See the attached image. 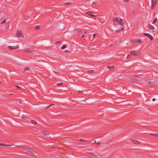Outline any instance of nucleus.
<instances>
[{
    "label": "nucleus",
    "instance_id": "f257e3e1",
    "mask_svg": "<svg viewBox=\"0 0 158 158\" xmlns=\"http://www.w3.org/2000/svg\"><path fill=\"white\" fill-rule=\"evenodd\" d=\"M112 21L113 22H117L119 24L121 25V27L123 26L125 24V22L120 18L115 17L113 19Z\"/></svg>",
    "mask_w": 158,
    "mask_h": 158
},
{
    "label": "nucleus",
    "instance_id": "f03ea898",
    "mask_svg": "<svg viewBox=\"0 0 158 158\" xmlns=\"http://www.w3.org/2000/svg\"><path fill=\"white\" fill-rule=\"evenodd\" d=\"M19 46L18 45H17L16 46H8V48L10 50H15L18 49L19 48Z\"/></svg>",
    "mask_w": 158,
    "mask_h": 158
},
{
    "label": "nucleus",
    "instance_id": "7ed1b4c3",
    "mask_svg": "<svg viewBox=\"0 0 158 158\" xmlns=\"http://www.w3.org/2000/svg\"><path fill=\"white\" fill-rule=\"evenodd\" d=\"M157 0H152L151 8L153 9L156 4Z\"/></svg>",
    "mask_w": 158,
    "mask_h": 158
},
{
    "label": "nucleus",
    "instance_id": "20e7f679",
    "mask_svg": "<svg viewBox=\"0 0 158 158\" xmlns=\"http://www.w3.org/2000/svg\"><path fill=\"white\" fill-rule=\"evenodd\" d=\"M130 54L131 55L134 56H137L139 55V53L136 51H131L130 52Z\"/></svg>",
    "mask_w": 158,
    "mask_h": 158
},
{
    "label": "nucleus",
    "instance_id": "39448f33",
    "mask_svg": "<svg viewBox=\"0 0 158 158\" xmlns=\"http://www.w3.org/2000/svg\"><path fill=\"white\" fill-rule=\"evenodd\" d=\"M26 152L30 155H31L35 153V152L33 150L28 149L26 150Z\"/></svg>",
    "mask_w": 158,
    "mask_h": 158
},
{
    "label": "nucleus",
    "instance_id": "423d86ee",
    "mask_svg": "<svg viewBox=\"0 0 158 158\" xmlns=\"http://www.w3.org/2000/svg\"><path fill=\"white\" fill-rule=\"evenodd\" d=\"M16 36L18 37L24 38V36L22 35L21 31H17L16 32Z\"/></svg>",
    "mask_w": 158,
    "mask_h": 158
},
{
    "label": "nucleus",
    "instance_id": "0eeeda50",
    "mask_svg": "<svg viewBox=\"0 0 158 158\" xmlns=\"http://www.w3.org/2000/svg\"><path fill=\"white\" fill-rule=\"evenodd\" d=\"M143 34L145 36L148 37L151 40H153V37L150 34L147 33H144Z\"/></svg>",
    "mask_w": 158,
    "mask_h": 158
},
{
    "label": "nucleus",
    "instance_id": "6e6552de",
    "mask_svg": "<svg viewBox=\"0 0 158 158\" xmlns=\"http://www.w3.org/2000/svg\"><path fill=\"white\" fill-rule=\"evenodd\" d=\"M124 27L123 26H122L119 28L118 29L116 30V32H119L120 31H122L124 29Z\"/></svg>",
    "mask_w": 158,
    "mask_h": 158
},
{
    "label": "nucleus",
    "instance_id": "1a4fd4ad",
    "mask_svg": "<svg viewBox=\"0 0 158 158\" xmlns=\"http://www.w3.org/2000/svg\"><path fill=\"white\" fill-rule=\"evenodd\" d=\"M13 145L12 144H5L3 143H0V146H4L5 147H10L12 146Z\"/></svg>",
    "mask_w": 158,
    "mask_h": 158
},
{
    "label": "nucleus",
    "instance_id": "9d476101",
    "mask_svg": "<svg viewBox=\"0 0 158 158\" xmlns=\"http://www.w3.org/2000/svg\"><path fill=\"white\" fill-rule=\"evenodd\" d=\"M130 140L132 141L133 142V143L134 144H140V142L137 140Z\"/></svg>",
    "mask_w": 158,
    "mask_h": 158
},
{
    "label": "nucleus",
    "instance_id": "9b49d317",
    "mask_svg": "<svg viewBox=\"0 0 158 158\" xmlns=\"http://www.w3.org/2000/svg\"><path fill=\"white\" fill-rule=\"evenodd\" d=\"M147 26L151 30H153L154 29V27L150 24H148Z\"/></svg>",
    "mask_w": 158,
    "mask_h": 158
},
{
    "label": "nucleus",
    "instance_id": "f8f14e48",
    "mask_svg": "<svg viewBox=\"0 0 158 158\" xmlns=\"http://www.w3.org/2000/svg\"><path fill=\"white\" fill-rule=\"evenodd\" d=\"M88 15H89L90 16H92V17H96L97 16V15H92L91 13H92L91 12H88L86 13Z\"/></svg>",
    "mask_w": 158,
    "mask_h": 158
},
{
    "label": "nucleus",
    "instance_id": "ddd939ff",
    "mask_svg": "<svg viewBox=\"0 0 158 158\" xmlns=\"http://www.w3.org/2000/svg\"><path fill=\"white\" fill-rule=\"evenodd\" d=\"M32 50H30V49H27V50H26L25 51H23V52H24V53H30V52H32Z\"/></svg>",
    "mask_w": 158,
    "mask_h": 158
},
{
    "label": "nucleus",
    "instance_id": "4468645a",
    "mask_svg": "<svg viewBox=\"0 0 158 158\" xmlns=\"http://www.w3.org/2000/svg\"><path fill=\"white\" fill-rule=\"evenodd\" d=\"M114 68V66H107V68L110 70L112 69H113V68Z\"/></svg>",
    "mask_w": 158,
    "mask_h": 158
},
{
    "label": "nucleus",
    "instance_id": "2eb2a0df",
    "mask_svg": "<svg viewBox=\"0 0 158 158\" xmlns=\"http://www.w3.org/2000/svg\"><path fill=\"white\" fill-rule=\"evenodd\" d=\"M147 83L150 84H153V82L152 81H150L149 80H147L146 81Z\"/></svg>",
    "mask_w": 158,
    "mask_h": 158
},
{
    "label": "nucleus",
    "instance_id": "dca6fc26",
    "mask_svg": "<svg viewBox=\"0 0 158 158\" xmlns=\"http://www.w3.org/2000/svg\"><path fill=\"white\" fill-rule=\"evenodd\" d=\"M42 132L43 134L45 135H48L49 134V132L48 131H43Z\"/></svg>",
    "mask_w": 158,
    "mask_h": 158
},
{
    "label": "nucleus",
    "instance_id": "f3484780",
    "mask_svg": "<svg viewBox=\"0 0 158 158\" xmlns=\"http://www.w3.org/2000/svg\"><path fill=\"white\" fill-rule=\"evenodd\" d=\"M134 42L137 43H140L141 42V40L139 39H136L134 40Z\"/></svg>",
    "mask_w": 158,
    "mask_h": 158
},
{
    "label": "nucleus",
    "instance_id": "a211bd4d",
    "mask_svg": "<svg viewBox=\"0 0 158 158\" xmlns=\"http://www.w3.org/2000/svg\"><path fill=\"white\" fill-rule=\"evenodd\" d=\"M157 18H155L154 19V20L152 21V23L153 24H154L157 21Z\"/></svg>",
    "mask_w": 158,
    "mask_h": 158
},
{
    "label": "nucleus",
    "instance_id": "6ab92c4d",
    "mask_svg": "<svg viewBox=\"0 0 158 158\" xmlns=\"http://www.w3.org/2000/svg\"><path fill=\"white\" fill-rule=\"evenodd\" d=\"M63 84L62 82H57L56 83V84L58 85H62Z\"/></svg>",
    "mask_w": 158,
    "mask_h": 158
},
{
    "label": "nucleus",
    "instance_id": "aec40b11",
    "mask_svg": "<svg viewBox=\"0 0 158 158\" xmlns=\"http://www.w3.org/2000/svg\"><path fill=\"white\" fill-rule=\"evenodd\" d=\"M40 26L38 25V26H36L35 27V29L36 30H38L39 29H40Z\"/></svg>",
    "mask_w": 158,
    "mask_h": 158
},
{
    "label": "nucleus",
    "instance_id": "412c9836",
    "mask_svg": "<svg viewBox=\"0 0 158 158\" xmlns=\"http://www.w3.org/2000/svg\"><path fill=\"white\" fill-rule=\"evenodd\" d=\"M32 123L33 124H34L35 125L36 123H37L35 121H34V120H31V121Z\"/></svg>",
    "mask_w": 158,
    "mask_h": 158
},
{
    "label": "nucleus",
    "instance_id": "4be33fe9",
    "mask_svg": "<svg viewBox=\"0 0 158 158\" xmlns=\"http://www.w3.org/2000/svg\"><path fill=\"white\" fill-rule=\"evenodd\" d=\"M151 135L155 136V137L158 138V134H151Z\"/></svg>",
    "mask_w": 158,
    "mask_h": 158
},
{
    "label": "nucleus",
    "instance_id": "5701e85b",
    "mask_svg": "<svg viewBox=\"0 0 158 158\" xmlns=\"http://www.w3.org/2000/svg\"><path fill=\"white\" fill-rule=\"evenodd\" d=\"M67 46L66 45H64L62 46L61 47V49H64L66 48Z\"/></svg>",
    "mask_w": 158,
    "mask_h": 158
},
{
    "label": "nucleus",
    "instance_id": "b1692460",
    "mask_svg": "<svg viewBox=\"0 0 158 158\" xmlns=\"http://www.w3.org/2000/svg\"><path fill=\"white\" fill-rule=\"evenodd\" d=\"M94 72V71L93 70L87 71V72L88 73H93Z\"/></svg>",
    "mask_w": 158,
    "mask_h": 158
},
{
    "label": "nucleus",
    "instance_id": "393cba45",
    "mask_svg": "<svg viewBox=\"0 0 158 158\" xmlns=\"http://www.w3.org/2000/svg\"><path fill=\"white\" fill-rule=\"evenodd\" d=\"M6 22V19H5L4 20H3L2 22L1 23L2 24H3L5 23Z\"/></svg>",
    "mask_w": 158,
    "mask_h": 158
},
{
    "label": "nucleus",
    "instance_id": "a878e982",
    "mask_svg": "<svg viewBox=\"0 0 158 158\" xmlns=\"http://www.w3.org/2000/svg\"><path fill=\"white\" fill-rule=\"evenodd\" d=\"M80 141L81 142H85V141L84 139H81L80 140Z\"/></svg>",
    "mask_w": 158,
    "mask_h": 158
},
{
    "label": "nucleus",
    "instance_id": "bb28decb",
    "mask_svg": "<svg viewBox=\"0 0 158 158\" xmlns=\"http://www.w3.org/2000/svg\"><path fill=\"white\" fill-rule=\"evenodd\" d=\"M30 70V69L28 68H24V71H25V70L27 71H29Z\"/></svg>",
    "mask_w": 158,
    "mask_h": 158
},
{
    "label": "nucleus",
    "instance_id": "cd10ccee",
    "mask_svg": "<svg viewBox=\"0 0 158 158\" xmlns=\"http://www.w3.org/2000/svg\"><path fill=\"white\" fill-rule=\"evenodd\" d=\"M15 87L17 88L18 89H21L22 88L21 87L18 86V85H16L15 86Z\"/></svg>",
    "mask_w": 158,
    "mask_h": 158
},
{
    "label": "nucleus",
    "instance_id": "c85d7f7f",
    "mask_svg": "<svg viewBox=\"0 0 158 158\" xmlns=\"http://www.w3.org/2000/svg\"><path fill=\"white\" fill-rule=\"evenodd\" d=\"M93 156L94 158H98V157L96 155V154H95L94 156Z\"/></svg>",
    "mask_w": 158,
    "mask_h": 158
},
{
    "label": "nucleus",
    "instance_id": "c756f323",
    "mask_svg": "<svg viewBox=\"0 0 158 158\" xmlns=\"http://www.w3.org/2000/svg\"><path fill=\"white\" fill-rule=\"evenodd\" d=\"M131 57V56L130 55H128L127 56V58L129 59Z\"/></svg>",
    "mask_w": 158,
    "mask_h": 158
},
{
    "label": "nucleus",
    "instance_id": "7c9ffc66",
    "mask_svg": "<svg viewBox=\"0 0 158 158\" xmlns=\"http://www.w3.org/2000/svg\"><path fill=\"white\" fill-rule=\"evenodd\" d=\"M61 43V42L60 41H57L56 42V44H60Z\"/></svg>",
    "mask_w": 158,
    "mask_h": 158
},
{
    "label": "nucleus",
    "instance_id": "2f4dec72",
    "mask_svg": "<svg viewBox=\"0 0 158 158\" xmlns=\"http://www.w3.org/2000/svg\"><path fill=\"white\" fill-rule=\"evenodd\" d=\"M64 4L67 5H69L70 4V3L68 2L67 3H65Z\"/></svg>",
    "mask_w": 158,
    "mask_h": 158
},
{
    "label": "nucleus",
    "instance_id": "473e14b6",
    "mask_svg": "<svg viewBox=\"0 0 158 158\" xmlns=\"http://www.w3.org/2000/svg\"><path fill=\"white\" fill-rule=\"evenodd\" d=\"M89 153L93 156L95 154L93 152H90Z\"/></svg>",
    "mask_w": 158,
    "mask_h": 158
},
{
    "label": "nucleus",
    "instance_id": "72a5a7b5",
    "mask_svg": "<svg viewBox=\"0 0 158 158\" xmlns=\"http://www.w3.org/2000/svg\"><path fill=\"white\" fill-rule=\"evenodd\" d=\"M123 1L124 2H128L129 0H123Z\"/></svg>",
    "mask_w": 158,
    "mask_h": 158
},
{
    "label": "nucleus",
    "instance_id": "f704fd0d",
    "mask_svg": "<svg viewBox=\"0 0 158 158\" xmlns=\"http://www.w3.org/2000/svg\"><path fill=\"white\" fill-rule=\"evenodd\" d=\"M138 80H139L138 79L134 80H133V81L135 82H136Z\"/></svg>",
    "mask_w": 158,
    "mask_h": 158
},
{
    "label": "nucleus",
    "instance_id": "c9c22d12",
    "mask_svg": "<svg viewBox=\"0 0 158 158\" xmlns=\"http://www.w3.org/2000/svg\"><path fill=\"white\" fill-rule=\"evenodd\" d=\"M96 144L98 145H99L100 144V143L99 142H97V143H96Z\"/></svg>",
    "mask_w": 158,
    "mask_h": 158
},
{
    "label": "nucleus",
    "instance_id": "e433bc0d",
    "mask_svg": "<svg viewBox=\"0 0 158 158\" xmlns=\"http://www.w3.org/2000/svg\"><path fill=\"white\" fill-rule=\"evenodd\" d=\"M93 38H94L96 34H93Z\"/></svg>",
    "mask_w": 158,
    "mask_h": 158
},
{
    "label": "nucleus",
    "instance_id": "4c0bfd02",
    "mask_svg": "<svg viewBox=\"0 0 158 158\" xmlns=\"http://www.w3.org/2000/svg\"><path fill=\"white\" fill-rule=\"evenodd\" d=\"M152 101H155V98H153V99H152Z\"/></svg>",
    "mask_w": 158,
    "mask_h": 158
},
{
    "label": "nucleus",
    "instance_id": "58836bf2",
    "mask_svg": "<svg viewBox=\"0 0 158 158\" xmlns=\"http://www.w3.org/2000/svg\"><path fill=\"white\" fill-rule=\"evenodd\" d=\"M52 105V104L51 105H49V106H48V107H50V106H52V105Z\"/></svg>",
    "mask_w": 158,
    "mask_h": 158
},
{
    "label": "nucleus",
    "instance_id": "ea45409f",
    "mask_svg": "<svg viewBox=\"0 0 158 158\" xmlns=\"http://www.w3.org/2000/svg\"><path fill=\"white\" fill-rule=\"evenodd\" d=\"M53 72L55 73H57L56 72H55V71H53Z\"/></svg>",
    "mask_w": 158,
    "mask_h": 158
},
{
    "label": "nucleus",
    "instance_id": "a19ab883",
    "mask_svg": "<svg viewBox=\"0 0 158 158\" xmlns=\"http://www.w3.org/2000/svg\"><path fill=\"white\" fill-rule=\"evenodd\" d=\"M87 33V32H86V31H85L84 32V34H86Z\"/></svg>",
    "mask_w": 158,
    "mask_h": 158
},
{
    "label": "nucleus",
    "instance_id": "79ce46f5",
    "mask_svg": "<svg viewBox=\"0 0 158 158\" xmlns=\"http://www.w3.org/2000/svg\"><path fill=\"white\" fill-rule=\"evenodd\" d=\"M84 34H83V35H81V37H84Z\"/></svg>",
    "mask_w": 158,
    "mask_h": 158
},
{
    "label": "nucleus",
    "instance_id": "37998d69",
    "mask_svg": "<svg viewBox=\"0 0 158 158\" xmlns=\"http://www.w3.org/2000/svg\"><path fill=\"white\" fill-rule=\"evenodd\" d=\"M94 143H97L96 141L94 140Z\"/></svg>",
    "mask_w": 158,
    "mask_h": 158
},
{
    "label": "nucleus",
    "instance_id": "c03bdc74",
    "mask_svg": "<svg viewBox=\"0 0 158 158\" xmlns=\"http://www.w3.org/2000/svg\"><path fill=\"white\" fill-rule=\"evenodd\" d=\"M15 146H16V145H15Z\"/></svg>",
    "mask_w": 158,
    "mask_h": 158
}]
</instances>
